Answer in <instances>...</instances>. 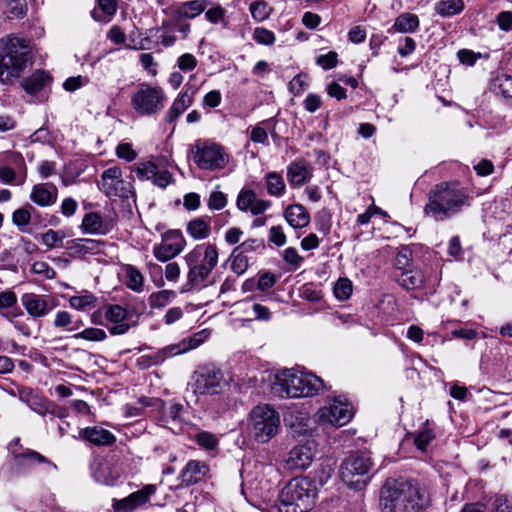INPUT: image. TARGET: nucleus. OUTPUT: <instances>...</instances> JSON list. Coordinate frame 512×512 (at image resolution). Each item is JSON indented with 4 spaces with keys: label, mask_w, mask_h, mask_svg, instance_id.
Masks as SVG:
<instances>
[{
    "label": "nucleus",
    "mask_w": 512,
    "mask_h": 512,
    "mask_svg": "<svg viewBox=\"0 0 512 512\" xmlns=\"http://www.w3.org/2000/svg\"><path fill=\"white\" fill-rule=\"evenodd\" d=\"M0 314L7 319L21 315L20 310L17 308V296L13 291L5 290L0 292Z\"/></svg>",
    "instance_id": "nucleus-35"
},
{
    "label": "nucleus",
    "mask_w": 512,
    "mask_h": 512,
    "mask_svg": "<svg viewBox=\"0 0 512 512\" xmlns=\"http://www.w3.org/2000/svg\"><path fill=\"white\" fill-rule=\"evenodd\" d=\"M51 81L52 78L47 72L36 70L30 76L22 80L21 87L29 95H37L47 86H49Z\"/></svg>",
    "instance_id": "nucleus-28"
},
{
    "label": "nucleus",
    "mask_w": 512,
    "mask_h": 512,
    "mask_svg": "<svg viewBox=\"0 0 512 512\" xmlns=\"http://www.w3.org/2000/svg\"><path fill=\"white\" fill-rule=\"evenodd\" d=\"M80 435L83 439L98 446L111 445L116 441L115 436L109 430L98 426L87 427L81 430Z\"/></svg>",
    "instance_id": "nucleus-31"
},
{
    "label": "nucleus",
    "mask_w": 512,
    "mask_h": 512,
    "mask_svg": "<svg viewBox=\"0 0 512 512\" xmlns=\"http://www.w3.org/2000/svg\"><path fill=\"white\" fill-rule=\"evenodd\" d=\"M352 416L353 407L351 403L342 396L333 398L315 414L318 423H329L338 427L347 424L351 420Z\"/></svg>",
    "instance_id": "nucleus-13"
},
{
    "label": "nucleus",
    "mask_w": 512,
    "mask_h": 512,
    "mask_svg": "<svg viewBox=\"0 0 512 512\" xmlns=\"http://www.w3.org/2000/svg\"><path fill=\"white\" fill-rule=\"evenodd\" d=\"M103 245L104 242L101 240L77 238L71 241L70 249H72L75 253L88 254L99 252Z\"/></svg>",
    "instance_id": "nucleus-40"
},
{
    "label": "nucleus",
    "mask_w": 512,
    "mask_h": 512,
    "mask_svg": "<svg viewBox=\"0 0 512 512\" xmlns=\"http://www.w3.org/2000/svg\"><path fill=\"white\" fill-rule=\"evenodd\" d=\"M252 18L257 22L266 20L271 14V7L265 1H255L249 7Z\"/></svg>",
    "instance_id": "nucleus-46"
},
{
    "label": "nucleus",
    "mask_w": 512,
    "mask_h": 512,
    "mask_svg": "<svg viewBox=\"0 0 512 512\" xmlns=\"http://www.w3.org/2000/svg\"><path fill=\"white\" fill-rule=\"evenodd\" d=\"M260 248H264V242L262 240L247 239L236 246L234 249L243 255H247L248 253L255 252Z\"/></svg>",
    "instance_id": "nucleus-60"
},
{
    "label": "nucleus",
    "mask_w": 512,
    "mask_h": 512,
    "mask_svg": "<svg viewBox=\"0 0 512 512\" xmlns=\"http://www.w3.org/2000/svg\"><path fill=\"white\" fill-rule=\"evenodd\" d=\"M317 487L308 477H296L281 490L279 504L271 512H307L315 504Z\"/></svg>",
    "instance_id": "nucleus-4"
},
{
    "label": "nucleus",
    "mask_w": 512,
    "mask_h": 512,
    "mask_svg": "<svg viewBox=\"0 0 512 512\" xmlns=\"http://www.w3.org/2000/svg\"><path fill=\"white\" fill-rule=\"evenodd\" d=\"M198 91L199 86L190 81L187 82L168 108L164 118L165 122L174 123L194 103Z\"/></svg>",
    "instance_id": "nucleus-18"
},
{
    "label": "nucleus",
    "mask_w": 512,
    "mask_h": 512,
    "mask_svg": "<svg viewBox=\"0 0 512 512\" xmlns=\"http://www.w3.org/2000/svg\"><path fill=\"white\" fill-rule=\"evenodd\" d=\"M125 285L132 291L141 293L144 291V276L133 265H125Z\"/></svg>",
    "instance_id": "nucleus-39"
},
{
    "label": "nucleus",
    "mask_w": 512,
    "mask_h": 512,
    "mask_svg": "<svg viewBox=\"0 0 512 512\" xmlns=\"http://www.w3.org/2000/svg\"><path fill=\"white\" fill-rule=\"evenodd\" d=\"M8 165L0 167V181L5 184L22 185L27 177L24 158L20 153L10 152L7 155Z\"/></svg>",
    "instance_id": "nucleus-17"
},
{
    "label": "nucleus",
    "mask_w": 512,
    "mask_h": 512,
    "mask_svg": "<svg viewBox=\"0 0 512 512\" xmlns=\"http://www.w3.org/2000/svg\"><path fill=\"white\" fill-rule=\"evenodd\" d=\"M115 226L110 217H103L98 212H89L84 215L80 229L84 234L107 235Z\"/></svg>",
    "instance_id": "nucleus-24"
},
{
    "label": "nucleus",
    "mask_w": 512,
    "mask_h": 512,
    "mask_svg": "<svg viewBox=\"0 0 512 512\" xmlns=\"http://www.w3.org/2000/svg\"><path fill=\"white\" fill-rule=\"evenodd\" d=\"M176 65L182 72H191L197 67L198 60L193 54L184 53L177 58Z\"/></svg>",
    "instance_id": "nucleus-55"
},
{
    "label": "nucleus",
    "mask_w": 512,
    "mask_h": 512,
    "mask_svg": "<svg viewBox=\"0 0 512 512\" xmlns=\"http://www.w3.org/2000/svg\"><path fill=\"white\" fill-rule=\"evenodd\" d=\"M21 303L27 313L33 318L44 317L56 307L53 297L48 295H38L35 293L23 294L21 297Z\"/></svg>",
    "instance_id": "nucleus-23"
},
{
    "label": "nucleus",
    "mask_w": 512,
    "mask_h": 512,
    "mask_svg": "<svg viewBox=\"0 0 512 512\" xmlns=\"http://www.w3.org/2000/svg\"><path fill=\"white\" fill-rule=\"evenodd\" d=\"M227 205V196L221 191H212L207 200L210 210H221Z\"/></svg>",
    "instance_id": "nucleus-58"
},
{
    "label": "nucleus",
    "mask_w": 512,
    "mask_h": 512,
    "mask_svg": "<svg viewBox=\"0 0 512 512\" xmlns=\"http://www.w3.org/2000/svg\"><path fill=\"white\" fill-rule=\"evenodd\" d=\"M496 23L501 31L510 32L512 31V12L501 11L496 16Z\"/></svg>",
    "instance_id": "nucleus-64"
},
{
    "label": "nucleus",
    "mask_w": 512,
    "mask_h": 512,
    "mask_svg": "<svg viewBox=\"0 0 512 512\" xmlns=\"http://www.w3.org/2000/svg\"><path fill=\"white\" fill-rule=\"evenodd\" d=\"M34 207L31 204H26L24 207L16 209L12 214V222L18 228L25 227L30 223L31 212Z\"/></svg>",
    "instance_id": "nucleus-48"
},
{
    "label": "nucleus",
    "mask_w": 512,
    "mask_h": 512,
    "mask_svg": "<svg viewBox=\"0 0 512 512\" xmlns=\"http://www.w3.org/2000/svg\"><path fill=\"white\" fill-rule=\"evenodd\" d=\"M103 311L111 335H124L130 330L129 313L126 308L118 304H109L103 306Z\"/></svg>",
    "instance_id": "nucleus-19"
},
{
    "label": "nucleus",
    "mask_w": 512,
    "mask_h": 512,
    "mask_svg": "<svg viewBox=\"0 0 512 512\" xmlns=\"http://www.w3.org/2000/svg\"><path fill=\"white\" fill-rule=\"evenodd\" d=\"M372 468V461L366 453L352 454L340 466V478L349 487L362 490L367 481L362 479Z\"/></svg>",
    "instance_id": "nucleus-11"
},
{
    "label": "nucleus",
    "mask_w": 512,
    "mask_h": 512,
    "mask_svg": "<svg viewBox=\"0 0 512 512\" xmlns=\"http://www.w3.org/2000/svg\"><path fill=\"white\" fill-rule=\"evenodd\" d=\"M253 39L261 45H273L276 41L275 34L264 28V27H256L253 32Z\"/></svg>",
    "instance_id": "nucleus-53"
},
{
    "label": "nucleus",
    "mask_w": 512,
    "mask_h": 512,
    "mask_svg": "<svg viewBox=\"0 0 512 512\" xmlns=\"http://www.w3.org/2000/svg\"><path fill=\"white\" fill-rule=\"evenodd\" d=\"M71 308L88 312L95 309L98 305V297L88 290H82L76 295H73L68 300Z\"/></svg>",
    "instance_id": "nucleus-32"
},
{
    "label": "nucleus",
    "mask_w": 512,
    "mask_h": 512,
    "mask_svg": "<svg viewBox=\"0 0 512 512\" xmlns=\"http://www.w3.org/2000/svg\"><path fill=\"white\" fill-rule=\"evenodd\" d=\"M156 491V485L147 484L142 489L131 493L123 499H114L112 504L113 510L114 512H134L137 508L146 504Z\"/></svg>",
    "instance_id": "nucleus-22"
},
{
    "label": "nucleus",
    "mask_w": 512,
    "mask_h": 512,
    "mask_svg": "<svg viewBox=\"0 0 512 512\" xmlns=\"http://www.w3.org/2000/svg\"><path fill=\"white\" fill-rule=\"evenodd\" d=\"M209 471V467L202 461L190 460L183 468L180 478L183 484L192 485L201 481Z\"/></svg>",
    "instance_id": "nucleus-29"
},
{
    "label": "nucleus",
    "mask_w": 512,
    "mask_h": 512,
    "mask_svg": "<svg viewBox=\"0 0 512 512\" xmlns=\"http://www.w3.org/2000/svg\"><path fill=\"white\" fill-rule=\"evenodd\" d=\"M416 49V42L412 37L405 36L400 39L397 52L401 57L411 55Z\"/></svg>",
    "instance_id": "nucleus-62"
},
{
    "label": "nucleus",
    "mask_w": 512,
    "mask_h": 512,
    "mask_svg": "<svg viewBox=\"0 0 512 512\" xmlns=\"http://www.w3.org/2000/svg\"><path fill=\"white\" fill-rule=\"evenodd\" d=\"M195 440L199 446L206 450H213L218 445V439L210 432L202 431L196 434Z\"/></svg>",
    "instance_id": "nucleus-54"
},
{
    "label": "nucleus",
    "mask_w": 512,
    "mask_h": 512,
    "mask_svg": "<svg viewBox=\"0 0 512 512\" xmlns=\"http://www.w3.org/2000/svg\"><path fill=\"white\" fill-rule=\"evenodd\" d=\"M187 233L195 240H202L209 237L211 233L210 219L198 217L187 224Z\"/></svg>",
    "instance_id": "nucleus-36"
},
{
    "label": "nucleus",
    "mask_w": 512,
    "mask_h": 512,
    "mask_svg": "<svg viewBox=\"0 0 512 512\" xmlns=\"http://www.w3.org/2000/svg\"><path fill=\"white\" fill-rule=\"evenodd\" d=\"M176 296L172 290H161L154 292L149 296V305L152 309H160L168 305Z\"/></svg>",
    "instance_id": "nucleus-45"
},
{
    "label": "nucleus",
    "mask_w": 512,
    "mask_h": 512,
    "mask_svg": "<svg viewBox=\"0 0 512 512\" xmlns=\"http://www.w3.org/2000/svg\"><path fill=\"white\" fill-rule=\"evenodd\" d=\"M19 399L40 416L48 414L51 401L30 388L19 390Z\"/></svg>",
    "instance_id": "nucleus-25"
},
{
    "label": "nucleus",
    "mask_w": 512,
    "mask_h": 512,
    "mask_svg": "<svg viewBox=\"0 0 512 512\" xmlns=\"http://www.w3.org/2000/svg\"><path fill=\"white\" fill-rule=\"evenodd\" d=\"M30 48L28 42L16 37L7 39L0 51V82L9 85L19 78L27 67Z\"/></svg>",
    "instance_id": "nucleus-6"
},
{
    "label": "nucleus",
    "mask_w": 512,
    "mask_h": 512,
    "mask_svg": "<svg viewBox=\"0 0 512 512\" xmlns=\"http://www.w3.org/2000/svg\"><path fill=\"white\" fill-rule=\"evenodd\" d=\"M218 256L216 245L210 243L196 245L185 255L187 285L190 288L200 290L208 285V279L218 263Z\"/></svg>",
    "instance_id": "nucleus-5"
},
{
    "label": "nucleus",
    "mask_w": 512,
    "mask_h": 512,
    "mask_svg": "<svg viewBox=\"0 0 512 512\" xmlns=\"http://www.w3.org/2000/svg\"><path fill=\"white\" fill-rule=\"evenodd\" d=\"M58 198L57 187L53 184L41 183L33 186L30 199L41 207L52 206Z\"/></svg>",
    "instance_id": "nucleus-26"
},
{
    "label": "nucleus",
    "mask_w": 512,
    "mask_h": 512,
    "mask_svg": "<svg viewBox=\"0 0 512 512\" xmlns=\"http://www.w3.org/2000/svg\"><path fill=\"white\" fill-rule=\"evenodd\" d=\"M98 187L107 197L128 199L133 194L131 183L124 180L122 169L118 166L102 172Z\"/></svg>",
    "instance_id": "nucleus-14"
},
{
    "label": "nucleus",
    "mask_w": 512,
    "mask_h": 512,
    "mask_svg": "<svg viewBox=\"0 0 512 512\" xmlns=\"http://www.w3.org/2000/svg\"><path fill=\"white\" fill-rule=\"evenodd\" d=\"M91 473L93 479L103 485L112 486L118 479V473L114 470L112 465L103 460L95 461L91 465Z\"/></svg>",
    "instance_id": "nucleus-27"
},
{
    "label": "nucleus",
    "mask_w": 512,
    "mask_h": 512,
    "mask_svg": "<svg viewBox=\"0 0 512 512\" xmlns=\"http://www.w3.org/2000/svg\"><path fill=\"white\" fill-rule=\"evenodd\" d=\"M186 241L180 230H170L163 236L160 244L153 246V255L161 262H167L179 255Z\"/></svg>",
    "instance_id": "nucleus-15"
},
{
    "label": "nucleus",
    "mask_w": 512,
    "mask_h": 512,
    "mask_svg": "<svg viewBox=\"0 0 512 512\" xmlns=\"http://www.w3.org/2000/svg\"><path fill=\"white\" fill-rule=\"evenodd\" d=\"M63 237V234H61L59 231L50 229L42 234L41 242L48 248H54L62 243Z\"/></svg>",
    "instance_id": "nucleus-61"
},
{
    "label": "nucleus",
    "mask_w": 512,
    "mask_h": 512,
    "mask_svg": "<svg viewBox=\"0 0 512 512\" xmlns=\"http://www.w3.org/2000/svg\"><path fill=\"white\" fill-rule=\"evenodd\" d=\"M158 170L159 169L155 163L144 162L138 165L136 168V174L140 179L153 180Z\"/></svg>",
    "instance_id": "nucleus-57"
},
{
    "label": "nucleus",
    "mask_w": 512,
    "mask_h": 512,
    "mask_svg": "<svg viewBox=\"0 0 512 512\" xmlns=\"http://www.w3.org/2000/svg\"><path fill=\"white\" fill-rule=\"evenodd\" d=\"M230 159L225 148L218 143L198 141L193 147V160L201 170L217 171L224 169Z\"/></svg>",
    "instance_id": "nucleus-9"
},
{
    "label": "nucleus",
    "mask_w": 512,
    "mask_h": 512,
    "mask_svg": "<svg viewBox=\"0 0 512 512\" xmlns=\"http://www.w3.org/2000/svg\"><path fill=\"white\" fill-rule=\"evenodd\" d=\"M19 442V439H15L8 446L13 456V466L18 473H26L36 463L50 464L43 455L34 450L22 448ZM51 465L56 468L54 464L51 463Z\"/></svg>",
    "instance_id": "nucleus-16"
},
{
    "label": "nucleus",
    "mask_w": 512,
    "mask_h": 512,
    "mask_svg": "<svg viewBox=\"0 0 512 512\" xmlns=\"http://www.w3.org/2000/svg\"><path fill=\"white\" fill-rule=\"evenodd\" d=\"M256 199L257 195L253 190L242 189L237 196L236 206L243 212L249 211Z\"/></svg>",
    "instance_id": "nucleus-51"
},
{
    "label": "nucleus",
    "mask_w": 512,
    "mask_h": 512,
    "mask_svg": "<svg viewBox=\"0 0 512 512\" xmlns=\"http://www.w3.org/2000/svg\"><path fill=\"white\" fill-rule=\"evenodd\" d=\"M267 192L271 196L281 197L285 193V182L277 172H269L265 175Z\"/></svg>",
    "instance_id": "nucleus-43"
},
{
    "label": "nucleus",
    "mask_w": 512,
    "mask_h": 512,
    "mask_svg": "<svg viewBox=\"0 0 512 512\" xmlns=\"http://www.w3.org/2000/svg\"><path fill=\"white\" fill-rule=\"evenodd\" d=\"M398 284L405 290L412 291L418 289L433 290L437 285V278L432 277L431 273L420 269L405 270L397 277Z\"/></svg>",
    "instance_id": "nucleus-20"
},
{
    "label": "nucleus",
    "mask_w": 512,
    "mask_h": 512,
    "mask_svg": "<svg viewBox=\"0 0 512 512\" xmlns=\"http://www.w3.org/2000/svg\"><path fill=\"white\" fill-rule=\"evenodd\" d=\"M282 256L284 261L289 264L293 270L298 269L304 261V258L299 255L298 251L294 247L286 248L283 251Z\"/></svg>",
    "instance_id": "nucleus-56"
},
{
    "label": "nucleus",
    "mask_w": 512,
    "mask_h": 512,
    "mask_svg": "<svg viewBox=\"0 0 512 512\" xmlns=\"http://www.w3.org/2000/svg\"><path fill=\"white\" fill-rule=\"evenodd\" d=\"M419 18L413 13H402L394 21L393 29L400 33H413L419 28Z\"/></svg>",
    "instance_id": "nucleus-38"
},
{
    "label": "nucleus",
    "mask_w": 512,
    "mask_h": 512,
    "mask_svg": "<svg viewBox=\"0 0 512 512\" xmlns=\"http://www.w3.org/2000/svg\"><path fill=\"white\" fill-rule=\"evenodd\" d=\"M210 0H190L182 3L178 8V15L182 18L193 19L205 11Z\"/></svg>",
    "instance_id": "nucleus-37"
},
{
    "label": "nucleus",
    "mask_w": 512,
    "mask_h": 512,
    "mask_svg": "<svg viewBox=\"0 0 512 512\" xmlns=\"http://www.w3.org/2000/svg\"><path fill=\"white\" fill-rule=\"evenodd\" d=\"M207 335L205 330L195 333L178 343L167 345L156 352L141 356L139 363L145 367L159 365L171 357L198 348L205 341Z\"/></svg>",
    "instance_id": "nucleus-10"
},
{
    "label": "nucleus",
    "mask_w": 512,
    "mask_h": 512,
    "mask_svg": "<svg viewBox=\"0 0 512 512\" xmlns=\"http://www.w3.org/2000/svg\"><path fill=\"white\" fill-rule=\"evenodd\" d=\"M226 386L222 371L213 366L200 367L193 375L190 387L196 396L219 394Z\"/></svg>",
    "instance_id": "nucleus-12"
},
{
    "label": "nucleus",
    "mask_w": 512,
    "mask_h": 512,
    "mask_svg": "<svg viewBox=\"0 0 512 512\" xmlns=\"http://www.w3.org/2000/svg\"><path fill=\"white\" fill-rule=\"evenodd\" d=\"M229 260L231 261V269L237 275H242L249 267V258L233 249Z\"/></svg>",
    "instance_id": "nucleus-47"
},
{
    "label": "nucleus",
    "mask_w": 512,
    "mask_h": 512,
    "mask_svg": "<svg viewBox=\"0 0 512 512\" xmlns=\"http://www.w3.org/2000/svg\"><path fill=\"white\" fill-rule=\"evenodd\" d=\"M280 425L279 413L268 404L257 405L249 413L248 430L258 443H268L277 435Z\"/></svg>",
    "instance_id": "nucleus-7"
},
{
    "label": "nucleus",
    "mask_w": 512,
    "mask_h": 512,
    "mask_svg": "<svg viewBox=\"0 0 512 512\" xmlns=\"http://www.w3.org/2000/svg\"><path fill=\"white\" fill-rule=\"evenodd\" d=\"M284 217L288 224L295 229L304 228L310 223V215L301 204L289 205L284 211Z\"/></svg>",
    "instance_id": "nucleus-30"
},
{
    "label": "nucleus",
    "mask_w": 512,
    "mask_h": 512,
    "mask_svg": "<svg viewBox=\"0 0 512 512\" xmlns=\"http://www.w3.org/2000/svg\"><path fill=\"white\" fill-rule=\"evenodd\" d=\"M494 86L504 98L512 99V76L500 75L496 77Z\"/></svg>",
    "instance_id": "nucleus-52"
},
{
    "label": "nucleus",
    "mask_w": 512,
    "mask_h": 512,
    "mask_svg": "<svg viewBox=\"0 0 512 512\" xmlns=\"http://www.w3.org/2000/svg\"><path fill=\"white\" fill-rule=\"evenodd\" d=\"M272 389L282 398H306L319 395L325 384L310 371L290 368L276 373Z\"/></svg>",
    "instance_id": "nucleus-3"
},
{
    "label": "nucleus",
    "mask_w": 512,
    "mask_h": 512,
    "mask_svg": "<svg viewBox=\"0 0 512 512\" xmlns=\"http://www.w3.org/2000/svg\"><path fill=\"white\" fill-rule=\"evenodd\" d=\"M267 130H269L270 133L274 136V120L272 118L262 121L252 129L250 135L251 141L254 143L269 145Z\"/></svg>",
    "instance_id": "nucleus-42"
},
{
    "label": "nucleus",
    "mask_w": 512,
    "mask_h": 512,
    "mask_svg": "<svg viewBox=\"0 0 512 512\" xmlns=\"http://www.w3.org/2000/svg\"><path fill=\"white\" fill-rule=\"evenodd\" d=\"M436 434L434 428L427 422L414 437V444L417 449L425 452L430 443L435 439Z\"/></svg>",
    "instance_id": "nucleus-44"
},
{
    "label": "nucleus",
    "mask_w": 512,
    "mask_h": 512,
    "mask_svg": "<svg viewBox=\"0 0 512 512\" xmlns=\"http://www.w3.org/2000/svg\"><path fill=\"white\" fill-rule=\"evenodd\" d=\"M469 194L458 182L436 184L428 193L424 212L435 221H444L469 205Z\"/></svg>",
    "instance_id": "nucleus-2"
},
{
    "label": "nucleus",
    "mask_w": 512,
    "mask_h": 512,
    "mask_svg": "<svg viewBox=\"0 0 512 512\" xmlns=\"http://www.w3.org/2000/svg\"><path fill=\"white\" fill-rule=\"evenodd\" d=\"M337 57H338V55L336 52L330 51L327 54L319 55L316 58V64L321 66L324 70H329V69L334 68L337 65V63H338Z\"/></svg>",
    "instance_id": "nucleus-63"
},
{
    "label": "nucleus",
    "mask_w": 512,
    "mask_h": 512,
    "mask_svg": "<svg viewBox=\"0 0 512 512\" xmlns=\"http://www.w3.org/2000/svg\"><path fill=\"white\" fill-rule=\"evenodd\" d=\"M353 285L348 278H339L333 287V292L338 300L344 301L350 298Z\"/></svg>",
    "instance_id": "nucleus-49"
},
{
    "label": "nucleus",
    "mask_w": 512,
    "mask_h": 512,
    "mask_svg": "<svg viewBox=\"0 0 512 512\" xmlns=\"http://www.w3.org/2000/svg\"><path fill=\"white\" fill-rule=\"evenodd\" d=\"M312 174L303 162H293L287 167V179L291 186H301L310 180Z\"/></svg>",
    "instance_id": "nucleus-33"
},
{
    "label": "nucleus",
    "mask_w": 512,
    "mask_h": 512,
    "mask_svg": "<svg viewBox=\"0 0 512 512\" xmlns=\"http://www.w3.org/2000/svg\"><path fill=\"white\" fill-rule=\"evenodd\" d=\"M166 100L162 87L141 83L131 96V106L141 116H152L164 108Z\"/></svg>",
    "instance_id": "nucleus-8"
},
{
    "label": "nucleus",
    "mask_w": 512,
    "mask_h": 512,
    "mask_svg": "<svg viewBox=\"0 0 512 512\" xmlns=\"http://www.w3.org/2000/svg\"><path fill=\"white\" fill-rule=\"evenodd\" d=\"M73 337L75 339L100 342L107 338V334L106 331L101 328L89 327L79 333H76Z\"/></svg>",
    "instance_id": "nucleus-50"
},
{
    "label": "nucleus",
    "mask_w": 512,
    "mask_h": 512,
    "mask_svg": "<svg viewBox=\"0 0 512 512\" xmlns=\"http://www.w3.org/2000/svg\"><path fill=\"white\" fill-rule=\"evenodd\" d=\"M463 0H439L435 3V12L442 17H452L464 10Z\"/></svg>",
    "instance_id": "nucleus-41"
},
{
    "label": "nucleus",
    "mask_w": 512,
    "mask_h": 512,
    "mask_svg": "<svg viewBox=\"0 0 512 512\" xmlns=\"http://www.w3.org/2000/svg\"><path fill=\"white\" fill-rule=\"evenodd\" d=\"M382 512H420L429 504V495L416 483L388 480L380 493Z\"/></svg>",
    "instance_id": "nucleus-1"
},
{
    "label": "nucleus",
    "mask_w": 512,
    "mask_h": 512,
    "mask_svg": "<svg viewBox=\"0 0 512 512\" xmlns=\"http://www.w3.org/2000/svg\"><path fill=\"white\" fill-rule=\"evenodd\" d=\"M117 11V0H97L96 7L91 11L92 18L101 23L111 21Z\"/></svg>",
    "instance_id": "nucleus-34"
},
{
    "label": "nucleus",
    "mask_w": 512,
    "mask_h": 512,
    "mask_svg": "<svg viewBox=\"0 0 512 512\" xmlns=\"http://www.w3.org/2000/svg\"><path fill=\"white\" fill-rule=\"evenodd\" d=\"M225 13V9L217 4L205 12V17L212 24L224 23L226 25Z\"/></svg>",
    "instance_id": "nucleus-59"
},
{
    "label": "nucleus",
    "mask_w": 512,
    "mask_h": 512,
    "mask_svg": "<svg viewBox=\"0 0 512 512\" xmlns=\"http://www.w3.org/2000/svg\"><path fill=\"white\" fill-rule=\"evenodd\" d=\"M316 446L313 441L294 446L287 454L285 463L288 469L304 470L313 462L316 454Z\"/></svg>",
    "instance_id": "nucleus-21"
}]
</instances>
